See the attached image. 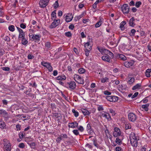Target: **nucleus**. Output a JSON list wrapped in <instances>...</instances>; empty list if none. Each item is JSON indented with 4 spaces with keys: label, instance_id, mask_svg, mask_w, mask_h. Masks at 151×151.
Returning <instances> with one entry per match:
<instances>
[{
    "label": "nucleus",
    "instance_id": "f257e3e1",
    "mask_svg": "<svg viewBox=\"0 0 151 151\" xmlns=\"http://www.w3.org/2000/svg\"><path fill=\"white\" fill-rule=\"evenodd\" d=\"M129 138L131 145L134 147H136L137 146L138 140L139 137L134 132H131L129 135Z\"/></svg>",
    "mask_w": 151,
    "mask_h": 151
},
{
    "label": "nucleus",
    "instance_id": "f03ea898",
    "mask_svg": "<svg viewBox=\"0 0 151 151\" xmlns=\"http://www.w3.org/2000/svg\"><path fill=\"white\" fill-rule=\"evenodd\" d=\"M29 39L32 41H35V42L39 41L41 37V36L39 35H33V34L30 33L29 35Z\"/></svg>",
    "mask_w": 151,
    "mask_h": 151
},
{
    "label": "nucleus",
    "instance_id": "7ed1b4c3",
    "mask_svg": "<svg viewBox=\"0 0 151 151\" xmlns=\"http://www.w3.org/2000/svg\"><path fill=\"white\" fill-rule=\"evenodd\" d=\"M4 144V151H11V145L9 141L6 139L3 140Z\"/></svg>",
    "mask_w": 151,
    "mask_h": 151
},
{
    "label": "nucleus",
    "instance_id": "20e7f679",
    "mask_svg": "<svg viewBox=\"0 0 151 151\" xmlns=\"http://www.w3.org/2000/svg\"><path fill=\"white\" fill-rule=\"evenodd\" d=\"M75 80L78 83L83 84L84 81L83 79L79 75L77 74H75L73 76Z\"/></svg>",
    "mask_w": 151,
    "mask_h": 151
},
{
    "label": "nucleus",
    "instance_id": "39448f33",
    "mask_svg": "<svg viewBox=\"0 0 151 151\" xmlns=\"http://www.w3.org/2000/svg\"><path fill=\"white\" fill-rule=\"evenodd\" d=\"M106 99L110 102H116L118 101L119 97L116 96H107L106 97Z\"/></svg>",
    "mask_w": 151,
    "mask_h": 151
},
{
    "label": "nucleus",
    "instance_id": "423d86ee",
    "mask_svg": "<svg viewBox=\"0 0 151 151\" xmlns=\"http://www.w3.org/2000/svg\"><path fill=\"white\" fill-rule=\"evenodd\" d=\"M68 136L65 134H63L59 135L56 139V141L58 143H60L62 140H64V139L67 138Z\"/></svg>",
    "mask_w": 151,
    "mask_h": 151
},
{
    "label": "nucleus",
    "instance_id": "0eeeda50",
    "mask_svg": "<svg viewBox=\"0 0 151 151\" xmlns=\"http://www.w3.org/2000/svg\"><path fill=\"white\" fill-rule=\"evenodd\" d=\"M54 21L49 26V28L52 29L55 27L59 24L60 22V20L58 19H55L53 20Z\"/></svg>",
    "mask_w": 151,
    "mask_h": 151
},
{
    "label": "nucleus",
    "instance_id": "6e6552de",
    "mask_svg": "<svg viewBox=\"0 0 151 151\" xmlns=\"http://www.w3.org/2000/svg\"><path fill=\"white\" fill-rule=\"evenodd\" d=\"M50 0H40L39 4L41 8L45 7L48 4Z\"/></svg>",
    "mask_w": 151,
    "mask_h": 151
},
{
    "label": "nucleus",
    "instance_id": "1a4fd4ad",
    "mask_svg": "<svg viewBox=\"0 0 151 151\" xmlns=\"http://www.w3.org/2000/svg\"><path fill=\"white\" fill-rule=\"evenodd\" d=\"M122 11L124 14H127L129 11V7L127 4H124L121 7Z\"/></svg>",
    "mask_w": 151,
    "mask_h": 151
},
{
    "label": "nucleus",
    "instance_id": "9d476101",
    "mask_svg": "<svg viewBox=\"0 0 151 151\" xmlns=\"http://www.w3.org/2000/svg\"><path fill=\"white\" fill-rule=\"evenodd\" d=\"M41 64L45 67L47 68L49 72H51L52 71V68L50 63L42 62L41 63Z\"/></svg>",
    "mask_w": 151,
    "mask_h": 151
},
{
    "label": "nucleus",
    "instance_id": "9b49d317",
    "mask_svg": "<svg viewBox=\"0 0 151 151\" xmlns=\"http://www.w3.org/2000/svg\"><path fill=\"white\" fill-rule=\"evenodd\" d=\"M0 115L3 117L6 120L8 119L9 118L8 113L4 109L0 110Z\"/></svg>",
    "mask_w": 151,
    "mask_h": 151
},
{
    "label": "nucleus",
    "instance_id": "f8f14e48",
    "mask_svg": "<svg viewBox=\"0 0 151 151\" xmlns=\"http://www.w3.org/2000/svg\"><path fill=\"white\" fill-rule=\"evenodd\" d=\"M129 120L131 122L135 121L136 119V115L133 113H129L128 115Z\"/></svg>",
    "mask_w": 151,
    "mask_h": 151
},
{
    "label": "nucleus",
    "instance_id": "ddd939ff",
    "mask_svg": "<svg viewBox=\"0 0 151 151\" xmlns=\"http://www.w3.org/2000/svg\"><path fill=\"white\" fill-rule=\"evenodd\" d=\"M121 132L120 129L117 127H115L114 129V131L113 135L115 137H117L120 135Z\"/></svg>",
    "mask_w": 151,
    "mask_h": 151
},
{
    "label": "nucleus",
    "instance_id": "4468645a",
    "mask_svg": "<svg viewBox=\"0 0 151 151\" xmlns=\"http://www.w3.org/2000/svg\"><path fill=\"white\" fill-rule=\"evenodd\" d=\"M101 58L102 60L105 61L107 62L110 63V59L109 58V57L107 55H103L102 57Z\"/></svg>",
    "mask_w": 151,
    "mask_h": 151
},
{
    "label": "nucleus",
    "instance_id": "2eb2a0df",
    "mask_svg": "<svg viewBox=\"0 0 151 151\" xmlns=\"http://www.w3.org/2000/svg\"><path fill=\"white\" fill-rule=\"evenodd\" d=\"M101 113V116L102 117L106 118L108 120L111 119V116L108 113L103 111Z\"/></svg>",
    "mask_w": 151,
    "mask_h": 151
},
{
    "label": "nucleus",
    "instance_id": "dca6fc26",
    "mask_svg": "<svg viewBox=\"0 0 151 151\" xmlns=\"http://www.w3.org/2000/svg\"><path fill=\"white\" fill-rule=\"evenodd\" d=\"M116 57L117 58H119L123 60H125L127 59L126 57L124 55L119 54H117L116 55Z\"/></svg>",
    "mask_w": 151,
    "mask_h": 151
},
{
    "label": "nucleus",
    "instance_id": "f3484780",
    "mask_svg": "<svg viewBox=\"0 0 151 151\" xmlns=\"http://www.w3.org/2000/svg\"><path fill=\"white\" fill-rule=\"evenodd\" d=\"M78 125V123L76 122H75L72 123H69L68 124V126L70 127L75 128L77 127Z\"/></svg>",
    "mask_w": 151,
    "mask_h": 151
},
{
    "label": "nucleus",
    "instance_id": "a211bd4d",
    "mask_svg": "<svg viewBox=\"0 0 151 151\" xmlns=\"http://www.w3.org/2000/svg\"><path fill=\"white\" fill-rule=\"evenodd\" d=\"M69 88L72 89H74L76 87V84L75 82L74 81H71L69 83Z\"/></svg>",
    "mask_w": 151,
    "mask_h": 151
},
{
    "label": "nucleus",
    "instance_id": "6ab92c4d",
    "mask_svg": "<svg viewBox=\"0 0 151 151\" xmlns=\"http://www.w3.org/2000/svg\"><path fill=\"white\" fill-rule=\"evenodd\" d=\"M93 144L94 145L98 148H99L101 149H102V147H101L97 143V140L96 138H94L93 139Z\"/></svg>",
    "mask_w": 151,
    "mask_h": 151
},
{
    "label": "nucleus",
    "instance_id": "aec40b11",
    "mask_svg": "<svg viewBox=\"0 0 151 151\" xmlns=\"http://www.w3.org/2000/svg\"><path fill=\"white\" fill-rule=\"evenodd\" d=\"M135 19L133 17H132L130 20L129 22V24L130 26L134 27L135 25L134 21Z\"/></svg>",
    "mask_w": 151,
    "mask_h": 151
},
{
    "label": "nucleus",
    "instance_id": "412c9836",
    "mask_svg": "<svg viewBox=\"0 0 151 151\" xmlns=\"http://www.w3.org/2000/svg\"><path fill=\"white\" fill-rule=\"evenodd\" d=\"M84 47L86 49H88L91 50L92 49V45L90 44V42H88L84 44Z\"/></svg>",
    "mask_w": 151,
    "mask_h": 151
},
{
    "label": "nucleus",
    "instance_id": "4be33fe9",
    "mask_svg": "<svg viewBox=\"0 0 151 151\" xmlns=\"http://www.w3.org/2000/svg\"><path fill=\"white\" fill-rule=\"evenodd\" d=\"M103 19L102 18H100L99 19V20L98 21L95 25V27L96 28L99 27L103 23Z\"/></svg>",
    "mask_w": 151,
    "mask_h": 151
},
{
    "label": "nucleus",
    "instance_id": "5701e85b",
    "mask_svg": "<svg viewBox=\"0 0 151 151\" xmlns=\"http://www.w3.org/2000/svg\"><path fill=\"white\" fill-rule=\"evenodd\" d=\"M126 24V22L125 21L122 22L120 24V28L122 31H123L125 29L124 25Z\"/></svg>",
    "mask_w": 151,
    "mask_h": 151
},
{
    "label": "nucleus",
    "instance_id": "b1692460",
    "mask_svg": "<svg viewBox=\"0 0 151 151\" xmlns=\"http://www.w3.org/2000/svg\"><path fill=\"white\" fill-rule=\"evenodd\" d=\"M133 64V63L131 62H125L124 63V66L127 68H129L132 66Z\"/></svg>",
    "mask_w": 151,
    "mask_h": 151
},
{
    "label": "nucleus",
    "instance_id": "393cba45",
    "mask_svg": "<svg viewBox=\"0 0 151 151\" xmlns=\"http://www.w3.org/2000/svg\"><path fill=\"white\" fill-rule=\"evenodd\" d=\"M149 104H147L145 105H142L141 107L143 110H144L146 111H147L148 110V107L149 106Z\"/></svg>",
    "mask_w": 151,
    "mask_h": 151
},
{
    "label": "nucleus",
    "instance_id": "a878e982",
    "mask_svg": "<svg viewBox=\"0 0 151 151\" xmlns=\"http://www.w3.org/2000/svg\"><path fill=\"white\" fill-rule=\"evenodd\" d=\"M141 86V84L140 83H137L132 88V89L133 90H134L137 89H139Z\"/></svg>",
    "mask_w": 151,
    "mask_h": 151
},
{
    "label": "nucleus",
    "instance_id": "bb28decb",
    "mask_svg": "<svg viewBox=\"0 0 151 151\" xmlns=\"http://www.w3.org/2000/svg\"><path fill=\"white\" fill-rule=\"evenodd\" d=\"M98 49L99 51L101 52L102 54H106L107 53V52L108 51V50H106L105 49L103 48H98Z\"/></svg>",
    "mask_w": 151,
    "mask_h": 151
},
{
    "label": "nucleus",
    "instance_id": "cd10ccee",
    "mask_svg": "<svg viewBox=\"0 0 151 151\" xmlns=\"http://www.w3.org/2000/svg\"><path fill=\"white\" fill-rule=\"evenodd\" d=\"M81 111L84 115H88L90 114V112L87 109H82Z\"/></svg>",
    "mask_w": 151,
    "mask_h": 151
},
{
    "label": "nucleus",
    "instance_id": "c85d7f7f",
    "mask_svg": "<svg viewBox=\"0 0 151 151\" xmlns=\"http://www.w3.org/2000/svg\"><path fill=\"white\" fill-rule=\"evenodd\" d=\"M66 78L65 76H59L57 78V80L60 81H63L66 79Z\"/></svg>",
    "mask_w": 151,
    "mask_h": 151
},
{
    "label": "nucleus",
    "instance_id": "c756f323",
    "mask_svg": "<svg viewBox=\"0 0 151 151\" xmlns=\"http://www.w3.org/2000/svg\"><path fill=\"white\" fill-rule=\"evenodd\" d=\"M6 127L5 123L3 121L0 119V128L3 129Z\"/></svg>",
    "mask_w": 151,
    "mask_h": 151
},
{
    "label": "nucleus",
    "instance_id": "7c9ffc66",
    "mask_svg": "<svg viewBox=\"0 0 151 151\" xmlns=\"http://www.w3.org/2000/svg\"><path fill=\"white\" fill-rule=\"evenodd\" d=\"M130 79L128 81V83L129 84H131L134 81V78L133 77H129Z\"/></svg>",
    "mask_w": 151,
    "mask_h": 151
},
{
    "label": "nucleus",
    "instance_id": "2f4dec72",
    "mask_svg": "<svg viewBox=\"0 0 151 151\" xmlns=\"http://www.w3.org/2000/svg\"><path fill=\"white\" fill-rule=\"evenodd\" d=\"M65 20L67 22H69L71 21L73 18V17H70V16L68 15H67L66 17Z\"/></svg>",
    "mask_w": 151,
    "mask_h": 151
},
{
    "label": "nucleus",
    "instance_id": "473e14b6",
    "mask_svg": "<svg viewBox=\"0 0 151 151\" xmlns=\"http://www.w3.org/2000/svg\"><path fill=\"white\" fill-rule=\"evenodd\" d=\"M56 13L55 11L53 12L51 14L52 19V20L55 19L56 17Z\"/></svg>",
    "mask_w": 151,
    "mask_h": 151
},
{
    "label": "nucleus",
    "instance_id": "72a5a7b5",
    "mask_svg": "<svg viewBox=\"0 0 151 151\" xmlns=\"http://www.w3.org/2000/svg\"><path fill=\"white\" fill-rule=\"evenodd\" d=\"M27 40L24 37L22 39V43L24 45H26L28 43Z\"/></svg>",
    "mask_w": 151,
    "mask_h": 151
},
{
    "label": "nucleus",
    "instance_id": "f704fd0d",
    "mask_svg": "<svg viewBox=\"0 0 151 151\" xmlns=\"http://www.w3.org/2000/svg\"><path fill=\"white\" fill-rule=\"evenodd\" d=\"M107 52V53H106L109 55L110 56L109 57L110 59H112L114 58V54L108 50V51Z\"/></svg>",
    "mask_w": 151,
    "mask_h": 151
},
{
    "label": "nucleus",
    "instance_id": "c9c22d12",
    "mask_svg": "<svg viewBox=\"0 0 151 151\" xmlns=\"http://www.w3.org/2000/svg\"><path fill=\"white\" fill-rule=\"evenodd\" d=\"M25 33L24 32H22V33H19V38H24V37H25Z\"/></svg>",
    "mask_w": 151,
    "mask_h": 151
},
{
    "label": "nucleus",
    "instance_id": "e433bc0d",
    "mask_svg": "<svg viewBox=\"0 0 151 151\" xmlns=\"http://www.w3.org/2000/svg\"><path fill=\"white\" fill-rule=\"evenodd\" d=\"M78 72L81 74H83L85 72L86 70L83 68H81L78 69Z\"/></svg>",
    "mask_w": 151,
    "mask_h": 151
},
{
    "label": "nucleus",
    "instance_id": "4c0bfd02",
    "mask_svg": "<svg viewBox=\"0 0 151 151\" xmlns=\"http://www.w3.org/2000/svg\"><path fill=\"white\" fill-rule=\"evenodd\" d=\"M115 142L118 145H120L122 143V140L119 137H117L116 139Z\"/></svg>",
    "mask_w": 151,
    "mask_h": 151
},
{
    "label": "nucleus",
    "instance_id": "58836bf2",
    "mask_svg": "<svg viewBox=\"0 0 151 151\" xmlns=\"http://www.w3.org/2000/svg\"><path fill=\"white\" fill-rule=\"evenodd\" d=\"M84 16V13H82V14H81L79 16H77L76 17H75V19L77 20H79L81 18L83 17Z\"/></svg>",
    "mask_w": 151,
    "mask_h": 151
},
{
    "label": "nucleus",
    "instance_id": "ea45409f",
    "mask_svg": "<svg viewBox=\"0 0 151 151\" xmlns=\"http://www.w3.org/2000/svg\"><path fill=\"white\" fill-rule=\"evenodd\" d=\"M45 46L47 48H50L51 47V43L50 42H47L45 43Z\"/></svg>",
    "mask_w": 151,
    "mask_h": 151
},
{
    "label": "nucleus",
    "instance_id": "a19ab883",
    "mask_svg": "<svg viewBox=\"0 0 151 151\" xmlns=\"http://www.w3.org/2000/svg\"><path fill=\"white\" fill-rule=\"evenodd\" d=\"M9 29L11 32H14V31L15 28L14 27L13 25L10 26L9 27Z\"/></svg>",
    "mask_w": 151,
    "mask_h": 151
},
{
    "label": "nucleus",
    "instance_id": "79ce46f5",
    "mask_svg": "<svg viewBox=\"0 0 151 151\" xmlns=\"http://www.w3.org/2000/svg\"><path fill=\"white\" fill-rule=\"evenodd\" d=\"M109 79L107 77H105L101 79V82L102 83H105L108 81Z\"/></svg>",
    "mask_w": 151,
    "mask_h": 151
},
{
    "label": "nucleus",
    "instance_id": "37998d69",
    "mask_svg": "<svg viewBox=\"0 0 151 151\" xmlns=\"http://www.w3.org/2000/svg\"><path fill=\"white\" fill-rule=\"evenodd\" d=\"M29 145L32 149H35V142H33L30 144H28Z\"/></svg>",
    "mask_w": 151,
    "mask_h": 151
},
{
    "label": "nucleus",
    "instance_id": "c03bdc74",
    "mask_svg": "<svg viewBox=\"0 0 151 151\" xmlns=\"http://www.w3.org/2000/svg\"><path fill=\"white\" fill-rule=\"evenodd\" d=\"M72 112L74 113V115L76 117H77L78 116L79 114L78 112L75 111L74 109L72 110Z\"/></svg>",
    "mask_w": 151,
    "mask_h": 151
},
{
    "label": "nucleus",
    "instance_id": "a18cd8bd",
    "mask_svg": "<svg viewBox=\"0 0 151 151\" xmlns=\"http://www.w3.org/2000/svg\"><path fill=\"white\" fill-rule=\"evenodd\" d=\"M59 6L58 3V1H55V3L53 4L54 7L55 9L57 8Z\"/></svg>",
    "mask_w": 151,
    "mask_h": 151
},
{
    "label": "nucleus",
    "instance_id": "49530a36",
    "mask_svg": "<svg viewBox=\"0 0 151 151\" xmlns=\"http://www.w3.org/2000/svg\"><path fill=\"white\" fill-rule=\"evenodd\" d=\"M136 32V30L134 29L131 30V33L130 34V36H133L134 35L135 33Z\"/></svg>",
    "mask_w": 151,
    "mask_h": 151
},
{
    "label": "nucleus",
    "instance_id": "de8ad7c7",
    "mask_svg": "<svg viewBox=\"0 0 151 151\" xmlns=\"http://www.w3.org/2000/svg\"><path fill=\"white\" fill-rule=\"evenodd\" d=\"M16 127L17 128V131L20 130L21 129V125L19 124H18L16 125Z\"/></svg>",
    "mask_w": 151,
    "mask_h": 151
},
{
    "label": "nucleus",
    "instance_id": "09e8293b",
    "mask_svg": "<svg viewBox=\"0 0 151 151\" xmlns=\"http://www.w3.org/2000/svg\"><path fill=\"white\" fill-rule=\"evenodd\" d=\"M90 50H90L89 49H87L85 50V55L86 56L88 57L89 56V54Z\"/></svg>",
    "mask_w": 151,
    "mask_h": 151
},
{
    "label": "nucleus",
    "instance_id": "8fccbe9b",
    "mask_svg": "<svg viewBox=\"0 0 151 151\" xmlns=\"http://www.w3.org/2000/svg\"><path fill=\"white\" fill-rule=\"evenodd\" d=\"M65 35L66 36L68 37H71L72 35L71 33L69 32H65Z\"/></svg>",
    "mask_w": 151,
    "mask_h": 151
},
{
    "label": "nucleus",
    "instance_id": "3c124183",
    "mask_svg": "<svg viewBox=\"0 0 151 151\" xmlns=\"http://www.w3.org/2000/svg\"><path fill=\"white\" fill-rule=\"evenodd\" d=\"M20 26L22 28L24 29L26 28V24L22 23L20 24Z\"/></svg>",
    "mask_w": 151,
    "mask_h": 151
},
{
    "label": "nucleus",
    "instance_id": "603ef678",
    "mask_svg": "<svg viewBox=\"0 0 151 151\" xmlns=\"http://www.w3.org/2000/svg\"><path fill=\"white\" fill-rule=\"evenodd\" d=\"M1 69L5 71H9L10 70V68L8 67H3L1 68Z\"/></svg>",
    "mask_w": 151,
    "mask_h": 151
},
{
    "label": "nucleus",
    "instance_id": "864d4df0",
    "mask_svg": "<svg viewBox=\"0 0 151 151\" xmlns=\"http://www.w3.org/2000/svg\"><path fill=\"white\" fill-rule=\"evenodd\" d=\"M4 40L6 41L9 42L10 41V38L8 36H6L5 37Z\"/></svg>",
    "mask_w": 151,
    "mask_h": 151
},
{
    "label": "nucleus",
    "instance_id": "5fc2aeb1",
    "mask_svg": "<svg viewBox=\"0 0 151 151\" xmlns=\"http://www.w3.org/2000/svg\"><path fill=\"white\" fill-rule=\"evenodd\" d=\"M85 146L86 147H88V148H89V149H92L93 148V146L91 144H87Z\"/></svg>",
    "mask_w": 151,
    "mask_h": 151
},
{
    "label": "nucleus",
    "instance_id": "6e6d98bb",
    "mask_svg": "<svg viewBox=\"0 0 151 151\" xmlns=\"http://www.w3.org/2000/svg\"><path fill=\"white\" fill-rule=\"evenodd\" d=\"M141 4V2L140 1H138L136 2L135 4V6L137 7H139L140 6V5Z\"/></svg>",
    "mask_w": 151,
    "mask_h": 151
},
{
    "label": "nucleus",
    "instance_id": "4d7b16f0",
    "mask_svg": "<svg viewBox=\"0 0 151 151\" xmlns=\"http://www.w3.org/2000/svg\"><path fill=\"white\" fill-rule=\"evenodd\" d=\"M104 94L106 95H110L111 94V93L107 91H104Z\"/></svg>",
    "mask_w": 151,
    "mask_h": 151
},
{
    "label": "nucleus",
    "instance_id": "13d9d810",
    "mask_svg": "<svg viewBox=\"0 0 151 151\" xmlns=\"http://www.w3.org/2000/svg\"><path fill=\"white\" fill-rule=\"evenodd\" d=\"M98 110L99 111H102L104 110V109L102 106H99L98 107Z\"/></svg>",
    "mask_w": 151,
    "mask_h": 151
},
{
    "label": "nucleus",
    "instance_id": "bf43d9fd",
    "mask_svg": "<svg viewBox=\"0 0 151 151\" xmlns=\"http://www.w3.org/2000/svg\"><path fill=\"white\" fill-rule=\"evenodd\" d=\"M138 94L139 93L138 92H136L132 96V99H133L135 98V97H137V96L138 95Z\"/></svg>",
    "mask_w": 151,
    "mask_h": 151
},
{
    "label": "nucleus",
    "instance_id": "052dcab7",
    "mask_svg": "<svg viewBox=\"0 0 151 151\" xmlns=\"http://www.w3.org/2000/svg\"><path fill=\"white\" fill-rule=\"evenodd\" d=\"M116 151H122V148L120 147H116Z\"/></svg>",
    "mask_w": 151,
    "mask_h": 151
},
{
    "label": "nucleus",
    "instance_id": "680f3d73",
    "mask_svg": "<svg viewBox=\"0 0 151 151\" xmlns=\"http://www.w3.org/2000/svg\"><path fill=\"white\" fill-rule=\"evenodd\" d=\"M78 130L81 132H83L84 130V128L81 126H80L78 128Z\"/></svg>",
    "mask_w": 151,
    "mask_h": 151
},
{
    "label": "nucleus",
    "instance_id": "e2e57ef3",
    "mask_svg": "<svg viewBox=\"0 0 151 151\" xmlns=\"http://www.w3.org/2000/svg\"><path fill=\"white\" fill-rule=\"evenodd\" d=\"M19 147L21 148H23L24 147V143H22L19 144Z\"/></svg>",
    "mask_w": 151,
    "mask_h": 151
},
{
    "label": "nucleus",
    "instance_id": "0e129e2a",
    "mask_svg": "<svg viewBox=\"0 0 151 151\" xmlns=\"http://www.w3.org/2000/svg\"><path fill=\"white\" fill-rule=\"evenodd\" d=\"M73 133L76 135H77L79 134V132L77 130H74L73 131Z\"/></svg>",
    "mask_w": 151,
    "mask_h": 151
},
{
    "label": "nucleus",
    "instance_id": "69168bd1",
    "mask_svg": "<svg viewBox=\"0 0 151 151\" xmlns=\"http://www.w3.org/2000/svg\"><path fill=\"white\" fill-rule=\"evenodd\" d=\"M131 125L129 124H127L125 125V129H130Z\"/></svg>",
    "mask_w": 151,
    "mask_h": 151
},
{
    "label": "nucleus",
    "instance_id": "338daca9",
    "mask_svg": "<svg viewBox=\"0 0 151 151\" xmlns=\"http://www.w3.org/2000/svg\"><path fill=\"white\" fill-rule=\"evenodd\" d=\"M19 138L22 139L24 137V134L22 132H20L19 134Z\"/></svg>",
    "mask_w": 151,
    "mask_h": 151
},
{
    "label": "nucleus",
    "instance_id": "774afa93",
    "mask_svg": "<svg viewBox=\"0 0 151 151\" xmlns=\"http://www.w3.org/2000/svg\"><path fill=\"white\" fill-rule=\"evenodd\" d=\"M91 129V127L90 124H87V131L88 130L90 131Z\"/></svg>",
    "mask_w": 151,
    "mask_h": 151
}]
</instances>
